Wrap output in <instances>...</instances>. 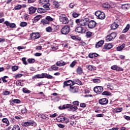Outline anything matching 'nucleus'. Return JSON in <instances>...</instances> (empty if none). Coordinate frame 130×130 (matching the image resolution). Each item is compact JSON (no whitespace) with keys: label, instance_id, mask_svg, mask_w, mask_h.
I'll list each match as a JSON object with an SVG mask.
<instances>
[{"label":"nucleus","instance_id":"nucleus-28","mask_svg":"<svg viewBox=\"0 0 130 130\" xmlns=\"http://www.w3.org/2000/svg\"><path fill=\"white\" fill-rule=\"evenodd\" d=\"M49 2V0H40L39 3L40 5L42 6V5H45V4H47Z\"/></svg>","mask_w":130,"mask_h":130},{"label":"nucleus","instance_id":"nucleus-17","mask_svg":"<svg viewBox=\"0 0 130 130\" xmlns=\"http://www.w3.org/2000/svg\"><path fill=\"white\" fill-rule=\"evenodd\" d=\"M56 64L57 66V67H63V66H66V62L60 60V61H58Z\"/></svg>","mask_w":130,"mask_h":130},{"label":"nucleus","instance_id":"nucleus-43","mask_svg":"<svg viewBox=\"0 0 130 130\" xmlns=\"http://www.w3.org/2000/svg\"><path fill=\"white\" fill-rule=\"evenodd\" d=\"M74 84H77V85H82V82H81V81H80L79 80H77L76 81H73Z\"/></svg>","mask_w":130,"mask_h":130},{"label":"nucleus","instance_id":"nucleus-29","mask_svg":"<svg viewBox=\"0 0 130 130\" xmlns=\"http://www.w3.org/2000/svg\"><path fill=\"white\" fill-rule=\"evenodd\" d=\"M129 28H130V25L129 24H127L126 26L125 27V29H124L122 30V33H126V32H127L128 31V30H129Z\"/></svg>","mask_w":130,"mask_h":130},{"label":"nucleus","instance_id":"nucleus-40","mask_svg":"<svg viewBox=\"0 0 130 130\" xmlns=\"http://www.w3.org/2000/svg\"><path fill=\"white\" fill-rule=\"evenodd\" d=\"M86 69H88L89 71H92L93 70V66L90 64H88L86 66Z\"/></svg>","mask_w":130,"mask_h":130},{"label":"nucleus","instance_id":"nucleus-3","mask_svg":"<svg viewBox=\"0 0 130 130\" xmlns=\"http://www.w3.org/2000/svg\"><path fill=\"white\" fill-rule=\"evenodd\" d=\"M59 19L60 22L64 25L69 24V18H68L66 14H60L59 16Z\"/></svg>","mask_w":130,"mask_h":130},{"label":"nucleus","instance_id":"nucleus-11","mask_svg":"<svg viewBox=\"0 0 130 130\" xmlns=\"http://www.w3.org/2000/svg\"><path fill=\"white\" fill-rule=\"evenodd\" d=\"M70 91L71 93H77L79 91V88L77 86H70Z\"/></svg>","mask_w":130,"mask_h":130},{"label":"nucleus","instance_id":"nucleus-8","mask_svg":"<svg viewBox=\"0 0 130 130\" xmlns=\"http://www.w3.org/2000/svg\"><path fill=\"white\" fill-rule=\"evenodd\" d=\"M23 126H28V125H31L32 126H36L37 124L34 121H29L22 123Z\"/></svg>","mask_w":130,"mask_h":130},{"label":"nucleus","instance_id":"nucleus-27","mask_svg":"<svg viewBox=\"0 0 130 130\" xmlns=\"http://www.w3.org/2000/svg\"><path fill=\"white\" fill-rule=\"evenodd\" d=\"M97 56H98V54L97 53H90L89 54V57L90 58H94V57H97Z\"/></svg>","mask_w":130,"mask_h":130},{"label":"nucleus","instance_id":"nucleus-64","mask_svg":"<svg viewBox=\"0 0 130 130\" xmlns=\"http://www.w3.org/2000/svg\"><path fill=\"white\" fill-rule=\"evenodd\" d=\"M124 118L125 119H126V120H130V117L128 116H124Z\"/></svg>","mask_w":130,"mask_h":130},{"label":"nucleus","instance_id":"nucleus-36","mask_svg":"<svg viewBox=\"0 0 130 130\" xmlns=\"http://www.w3.org/2000/svg\"><path fill=\"white\" fill-rule=\"evenodd\" d=\"M44 77L47 78V79H52L53 77L49 74H46L44 73Z\"/></svg>","mask_w":130,"mask_h":130},{"label":"nucleus","instance_id":"nucleus-61","mask_svg":"<svg viewBox=\"0 0 130 130\" xmlns=\"http://www.w3.org/2000/svg\"><path fill=\"white\" fill-rule=\"evenodd\" d=\"M111 70H114L116 71V70L117 69V66L114 65L111 67Z\"/></svg>","mask_w":130,"mask_h":130},{"label":"nucleus","instance_id":"nucleus-26","mask_svg":"<svg viewBox=\"0 0 130 130\" xmlns=\"http://www.w3.org/2000/svg\"><path fill=\"white\" fill-rule=\"evenodd\" d=\"M44 73H42V74L36 75L35 77L36 79H43L44 78Z\"/></svg>","mask_w":130,"mask_h":130},{"label":"nucleus","instance_id":"nucleus-53","mask_svg":"<svg viewBox=\"0 0 130 130\" xmlns=\"http://www.w3.org/2000/svg\"><path fill=\"white\" fill-rule=\"evenodd\" d=\"M46 30L47 32H52V28H51L50 26H49L46 28Z\"/></svg>","mask_w":130,"mask_h":130},{"label":"nucleus","instance_id":"nucleus-12","mask_svg":"<svg viewBox=\"0 0 130 130\" xmlns=\"http://www.w3.org/2000/svg\"><path fill=\"white\" fill-rule=\"evenodd\" d=\"M99 103L101 105H105L108 103V100L106 98L102 99L99 101Z\"/></svg>","mask_w":130,"mask_h":130},{"label":"nucleus","instance_id":"nucleus-41","mask_svg":"<svg viewBox=\"0 0 130 130\" xmlns=\"http://www.w3.org/2000/svg\"><path fill=\"white\" fill-rule=\"evenodd\" d=\"M122 108H116L114 109L115 112H121L122 111Z\"/></svg>","mask_w":130,"mask_h":130},{"label":"nucleus","instance_id":"nucleus-47","mask_svg":"<svg viewBox=\"0 0 130 130\" xmlns=\"http://www.w3.org/2000/svg\"><path fill=\"white\" fill-rule=\"evenodd\" d=\"M22 91H23V93H26L27 94H29L31 92L30 90H28V89L25 88H23Z\"/></svg>","mask_w":130,"mask_h":130},{"label":"nucleus","instance_id":"nucleus-50","mask_svg":"<svg viewBox=\"0 0 130 130\" xmlns=\"http://www.w3.org/2000/svg\"><path fill=\"white\" fill-rule=\"evenodd\" d=\"M12 102H13V103H16L18 104V103H21V101L18 99H14L12 100Z\"/></svg>","mask_w":130,"mask_h":130},{"label":"nucleus","instance_id":"nucleus-35","mask_svg":"<svg viewBox=\"0 0 130 130\" xmlns=\"http://www.w3.org/2000/svg\"><path fill=\"white\" fill-rule=\"evenodd\" d=\"M112 38H111V36H110V35H108L107 36V37L106 38V41H107L108 42L109 41H111V40H112Z\"/></svg>","mask_w":130,"mask_h":130},{"label":"nucleus","instance_id":"nucleus-22","mask_svg":"<svg viewBox=\"0 0 130 130\" xmlns=\"http://www.w3.org/2000/svg\"><path fill=\"white\" fill-rule=\"evenodd\" d=\"M53 5L56 9H58V8H59V7H60V5L58 3V2H56V1H54L53 2Z\"/></svg>","mask_w":130,"mask_h":130},{"label":"nucleus","instance_id":"nucleus-51","mask_svg":"<svg viewBox=\"0 0 130 130\" xmlns=\"http://www.w3.org/2000/svg\"><path fill=\"white\" fill-rule=\"evenodd\" d=\"M17 86H24V83L21 82L20 81H16Z\"/></svg>","mask_w":130,"mask_h":130},{"label":"nucleus","instance_id":"nucleus-7","mask_svg":"<svg viewBox=\"0 0 130 130\" xmlns=\"http://www.w3.org/2000/svg\"><path fill=\"white\" fill-rule=\"evenodd\" d=\"M94 91L96 93V94H101L103 92V87L102 86H95L94 89Z\"/></svg>","mask_w":130,"mask_h":130},{"label":"nucleus","instance_id":"nucleus-31","mask_svg":"<svg viewBox=\"0 0 130 130\" xmlns=\"http://www.w3.org/2000/svg\"><path fill=\"white\" fill-rule=\"evenodd\" d=\"M27 25H28V23L25 21H22L20 24V27H26Z\"/></svg>","mask_w":130,"mask_h":130},{"label":"nucleus","instance_id":"nucleus-34","mask_svg":"<svg viewBox=\"0 0 130 130\" xmlns=\"http://www.w3.org/2000/svg\"><path fill=\"white\" fill-rule=\"evenodd\" d=\"M42 18V16L41 15H37V16H36L34 18V20L35 21H36V22H38V21H39V20Z\"/></svg>","mask_w":130,"mask_h":130},{"label":"nucleus","instance_id":"nucleus-20","mask_svg":"<svg viewBox=\"0 0 130 130\" xmlns=\"http://www.w3.org/2000/svg\"><path fill=\"white\" fill-rule=\"evenodd\" d=\"M117 27H118V25L117 24H116L115 22H114L111 25V29L112 30H115V29H117Z\"/></svg>","mask_w":130,"mask_h":130},{"label":"nucleus","instance_id":"nucleus-56","mask_svg":"<svg viewBox=\"0 0 130 130\" xmlns=\"http://www.w3.org/2000/svg\"><path fill=\"white\" fill-rule=\"evenodd\" d=\"M52 69L53 71H57V70H58V67H57L56 66H55V65H53L52 66Z\"/></svg>","mask_w":130,"mask_h":130},{"label":"nucleus","instance_id":"nucleus-39","mask_svg":"<svg viewBox=\"0 0 130 130\" xmlns=\"http://www.w3.org/2000/svg\"><path fill=\"white\" fill-rule=\"evenodd\" d=\"M41 22L42 23V24H43L44 25L45 24H49V21H48L47 19H43L41 21Z\"/></svg>","mask_w":130,"mask_h":130},{"label":"nucleus","instance_id":"nucleus-16","mask_svg":"<svg viewBox=\"0 0 130 130\" xmlns=\"http://www.w3.org/2000/svg\"><path fill=\"white\" fill-rule=\"evenodd\" d=\"M103 44H104V41L101 40L95 44V47L96 48H99V47H101Z\"/></svg>","mask_w":130,"mask_h":130},{"label":"nucleus","instance_id":"nucleus-45","mask_svg":"<svg viewBox=\"0 0 130 130\" xmlns=\"http://www.w3.org/2000/svg\"><path fill=\"white\" fill-rule=\"evenodd\" d=\"M73 104L72 105L73 106H76L77 107V106H78V105H79L80 104V102H79V101H74L73 102Z\"/></svg>","mask_w":130,"mask_h":130},{"label":"nucleus","instance_id":"nucleus-10","mask_svg":"<svg viewBox=\"0 0 130 130\" xmlns=\"http://www.w3.org/2000/svg\"><path fill=\"white\" fill-rule=\"evenodd\" d=\"M75 31L77 33H85L86 30L83 28L82 26H78L75 28Z\"/></svg>","mask_w":130,"mask_h":130},{"label":"nucleus","instance_id":"nucleus-15","mask_svg":"<svg viewBox=\"0 0 130 130\" xmlns=\"http://www.w3.org/2000/svg\"><path fill=\"white\" fill-rule=\"evenodd\" d=\"M113 47V45L112 43L106 44L104 46V49L106 50L111 49Z\"/></svg>","mask_w":130,"mask_h":130},{"label":"nucleus","instance_id":"nucleus-32","mask_svg":"<svg viewBox=\"0 0 130 130\" xmlns=\"http://www.w3.org/2000/svg\"><path fill=\"white\" fill-rule=\"evenodd\" d=\"M72 16L73 18H78V17L80 16V13H78L77 12H73L72 13Z\"/></svg>","mask_w":130,"mask_h":130},{"label":"nucleus","instance_id":"nucleus-49","mask_svg":"<svg viewBox=\"0 0 130 130\" xmlns=\"http://www.w3.org/2000/svg\"><path fill=\"white\" fill-rule=\"evenodd\" d=\"M77 63V61L74 60L73 61L70 65V67L71 68H74L75 67V65Z\"/></svg>","mask_w":130,"mask_h":130},{"label":"nucleus","instance_id":"nucleus-62","mask_svg":"<svg viewBox=\"0 0 130 130\" xmlns=\"http://www.w3.org/2000/svg\"><path fill=\"white\" fill-rule=\"evenodd\" d=\"M103 6L104 7V8H109V5H108V3L104 4Z\"/></svg>","mask_w":130,"mask_h":130},{"label":"nucleus","instance_id":"nucleus-30","mask_svg":"<svg viewBox=\"0 0 130 130\" xmlns=\"http://www.w3.org/2000/svg\"><path fill=\"white\" fill-rule=\"evenodd\" d=\"M37 12L39 14H43L44 13H45V10H44L43 8H38Z\"/></svg>","mask_w":130,"mask_h":130},{"label":"nucleus","instance_id":"nucleus-23","mask_svg":"<svg viewBox=\"0 0 130 130\" xmlns=\"http://www.w3.org/2000/svg\"><path fill=\"white\" fill-rule=\"evenodd\" d=\"M125 45L124 44H122L121 46H119L117 47V50L118 51H121L124 48Z\"/></svg>","mask_w":130,"mask_h":130},{"label":"nucleus","instance_id":"nucleus-14","mask_svg":"<svg viewBox=\"0 0 130 130\" xmlns=\"http://www.w3.org/2000/svg\"><path fill=\"white\" fill-rule=\"evenodd\" d=\"M37 10V8H36V7L31 6L28 8L29 14L32 15V14H34Z\"/></svg>","mask_w":130,"mask_h":130},{"label":"nucleus","instance_id":"nucleus-9","mask_svg":"<svg viewBox=\"0 0 130 130\" xmlns=\"http://www.w3.org/2000/svg\"><path fill=\"white\" fill-rule=\"evenodd\" d=\"M96 21L94 20L90 21L88 24V28H89V29H93V28H95V27H96Z\"/></svg>","mask_w":130,"mask_h":130},{"label":"nucleus","instance_id":"nucleus-58","mask_svg":"<svg viewBox=\"0 0 130 130\" xmlns=\"http://www.w3.org/2000/svg\"><path fill=\"white\" fill-rule=\"evenodd\" d=\"M93 83L98 84V83H100V82H101V81H100V79H93Z\"/></svg>","mask_w":130,"mask_h":130},{"label":"nucleus","instance_id":"nucleus-48","mask_svg":"<svg viewBox=\"0 0 130 130\" xmlns=\"http://www.w3.org/2000/svg\"><path fill=\"white\" fill-rule=\"evenodd\" d=\"M110 35L112 38V39H114V38L116 37V33L115 32H112Z\"/></svg>","mask_w":130,"mask_h":130},{"label":"nucleus","instance_id":"nucleus-21","mask_svg":"<svg viewBox=\"0 0 130 130\" xmlns=\"http://www.w3.org/2000/svg\"><path fill=\"white\" fill-rule=\"evenodd\" d=\"M2 121L3 123H6L7 126H9L10 125V122H9V120H8L6 118H4L2 120Z\"/></svg>","mask_w":130,"mask_h":130},{"label":"nucleus","instance_id":"nucleus-37","mask_svg":"<svg viewBox=\"0 0 130 130\" xmlns=\"http://www.w3.org/2000/svg\"><path fill=\"white\" fill-rule=\"evenodd\" d=\"M23 6H22V5H18L17 6H15L14 7V10H21V9H22Z\"/></svg>","mask_w":130,"mask_h":130},{"label":"nucleus","instance_id":"nucleus-52","mask_svg":"<svg viewBox=\"0 0 130 130\" xmlns=\"http://www.w3.org/2000/svg\"><path fill=\"white\" fill-rule=\"evenodd\" d=\"M19 67L18 66H13L12 67V70L13 72H16L17 70H18Z\"/></svg>","mask_w":130,"mask_h":130},{"label":"nucleus","instance_id":"nucleus-55","mask_svg":"<svg viewBox=\"0 0 130 130\" xmlns=\"http://www.w3.org/2000/svg\"><path fill=\"white\" fill-rule=\"evenodd\" d=\"M12 130H21L20 129V127L18 125H15L13 126Z\"/></svg>","mask_w":130,"mask_h":130},{"label":"nucleus","instance_id":"nucleus-4","mask_svg":"<svg viewBox=\"0 0 130 130\" xmlns=\"http://www.w3.org/2000/svg\"><path fill=\"white\" fill-rule=\"evenodd\" d=\"M61 33L63 35H67L70 33L71 31V27L69 25H64L61 29Z\"/></svg>","mask_w":130,"mask_h":130},{"label":"nucleus","instance_id":"nucleus-6","mask_svg":"<svg viewBox=\"0 0 130 130\" xmlns=\"http://www.w3.org/2000/svg\"><path fill=\"white\" fill-rule=\"evenodd\" d=\"M30 38L32 40H35V39H38V38H40L41 35L39 32H32L30 35Z\"/></svg>","mask_w":130,"mask_h":130},{"label":"nucleus","instance_id":"nucleus-63","mask_svg":"<svg viewBox=\"0 0 130 130\" xmlns=\"http://www.w3.org/2000/svg\"><path fill=\"white\" fill-rule=\"evenodd\" d=\"M68 86H69V84L67 81H64L63 83V88H64L65 87H68Z\"/></svg>","mask_w":130,"mask_h":130},{"label":"nucleus","instance_id":"nucleus-24","mask_svg":"<svg viewBox=\"0 0 130 130\" xmlns=\"http://www.w3.org/2000/svg\"><path fill=\"white\" fill-rule=\"evenodd\" d=\"M76 72L78 75H82L83 74V69L81 67H79L77 69Z\"/></svg>","mask_w":130,"mask_h":130},{"label":"nucleus","instance_id":"nucleus-54","mask_svg":"<svg viewBox=\"0 0 130 130\" xmlns=\"http://www.w3.org/2000/svg\"><path fill=\"white\" fill-rule=\"evenodd\" d=\"M62 119H64L63 121H64V123H68L70 121L69 118H66L65 117H62Z\"/></svg>","mask_w":130,"mask_h":130},{"label":"nucleus","instance_id":"nucleus-5","mask_svg":"<svg viewBox=\"0 0 130 130\" xmlns=\"http://www.w3.org/2000/svg\"><path fill=\"white\" fill-rule=\"evenodd\" d=\"M96 17H98L100 20H104L105 19V13L100 11H97L95 13Z\"/></svg>","mask_w":130,"mask_h":130},{"label":"nucleus","instance_id":"nucleus-33","mask_svg":"<svg viewBox=\"0 0 130 130\" xmlns=\"http://www.w3.org/2000/svg\"><path fill=\"white\" fill-rule=\"evenodd\" d=\"M102 95H105L106 96H109L110 95H111V92L109 91H105L102 93Z\"/></svg>","mask_w":130,"mask_h":130},{"label":"nucleus","instance_id":"nucleus-38","mask_svg":"<svg viewBox=\"0 0 130 130\" xmlns=\"http://www.w3.org/2000/svg\"><path fill=\"white\" fill-rule=\"evenodd\" d=\"M46 20H47L48 21H49V22H52L53 20H54V19L52 18L50 16H47L46 17Z\"/></svg>","mask_w":130,"mask_h":130},{"label":"nucleus","instance_id":"nucleus-18","mask_svg":"<svg viewBox=\"0 0 130 130\" xmlns=\"http://www.w3.org/2000/svg\"><path fill=\"white\" fill-rule=\"evenodd\" d=\"M130 8L129 4H126L122 5V10H128Z\"/></svg>","mask_w":130,"mask_h":130},{"label":"nucleus","instance_id":"nucleus-60","mask_svg":"<svg viewBox=\"0 0 130 130\" xmlns=\"http://www.w3.org/2000/svg\"><path fill=\"white\" fill-rule=\"evenodd\" d=\"M80 107H82V108H85V107H86V104H85L84 103H81L80 104Z\"/></svg>","mask_w":130,"mask_h":130},{"label":"nucleus","instance_id":"nucleus-59","mask_svg":"<svg viewBox=\"0 0 130 130\" xmlns=\"http://www.w3.org/2000/svg\"><path fill=\"white\" fill-rule=\"evenodd\" d=\"M62 117H64V116L58 117L57 120H59V121H61V122L63 121L64 119H62Z\"/></svg>","mask_w":130,"mask_h":130},{"label":"nucleus","instance_id":"nucleus-57","mask_svg":"<svg viewBox=\"0 0 130 130\" xmlns=\"http://www.w3.org/2000/svg\"><path fill=\"white\" fill-rule=\"evenodd\" d=\"M28 61L29 63H33L35 62V59H28Z\"/></svg>","mask_w":130,"mask_h":130},{"label":"nucleus","instance_id":"nucleus-13","mask_svg":"<svg viewBox=\"0 0 130 130\" xmlns=\"http://www.w3.org/2000/svg\"><path fill=\"white\" fill-rule=\"evenodd\" d=\"M4 24L6 25L7 26H9L10 28H15L16 27V24L15 23H11L8 21H6L4 22Z\"/></svg>","mask_w":130,"mask_h":130},{"label":"nucleus","instance_id":"nucleus-2","mask_svg":"<svg viewBox=\"0 0 130 130\" xmlns=\"http://www.w3.org/2000/svg\"><path fill=\"white\" fill-rule=\"evenodd\" d=\"M88 22H89V18H85L82 19H78L75 20V23L78 26H86Z\"/></svg>","mask_w":130,"mask_h":130},{"label":"nucleus","instance_id":"nucleus-19","mask_svg":"<svg viewBox=\"0 0 130 130\" xmlns=\"http://www.w3.org/2000/svg\"><path fill=\"white\" fill-rule=\"evenodd\" d=\"M41 118L43 119H46L47 120H48L49 119V116L48 115H45L44 114H41Z\"/></svg>","mask_w":130,"mask_h":130},{"label":"nucleus","instance_id":"nucleus-42","mask_svg":"<svg viewBox=\"0 0 130 130\" xmlns=\"http://www.w3.org/2000/svg\"><path fill=\"white\" fill-rule=\"evenodd\" d=\"M107 88L110 89V90H113L114 89L113 85L110 84L107 85Z\"/></svg>","mask_w":130,"mask_h":130},{"label":"nucleus","instance_id":"nucleus-44","mask_svg":"<svg viewBox=\"0 0 130 130\" xmlns=\"http://www.w3.org/2000/svg\"><path fill=\"white\" fill-rule=\"evenodd\" d=\"M67 82H68V86H74V81H73L72 80H68Z\"/></svg>","mask_w":130,"mask_h":130},{"label":"nucleus","instance_id":"nucleus-1","mask_svg":"<svg viewBox=\"0 0 130 130\" xmlns=\"http://www.w3.org/2000/svg\"><path fill=\"white\" fill-rule=\"evenodd\" d=\"M59 109L60 110H62V109H66V108H69V111H76L77 109H78V107L74 106L72 104H67L64 105L62 106H59L58 107Z\"/></svg>","mask_w":130,"mask_h":130},{"label":"nucleus","instance_id":"nucleus-46","mask_svg":"<svg viewBox=\"0 0 130 130\" xmlns=\"http://www.w3.org/2000/svg\"><path fill=\"white\" fill-rule=\"evenodd\" d=\"M86 36L87 38H90V37H92V32H91L90 31H87L86 32Z\"/></svg>","mask_w":130,"mask_h":130},{"label":"nucleus","instance_id":"nucleus-25","mask_svg":"<svg viewBox=\"0 0 130 130\" xmlns=\"http://www.w3.org/2000/svg\"><path fill=\"white\" fill-rule=\"evenodd\" d=\"M43 8H44V9H45L47 11L49 10V7H50V4H49L48 2L45 4L43 6Z\"/></svg>","mask_w":130,"mask_h":130}]
</instances>
